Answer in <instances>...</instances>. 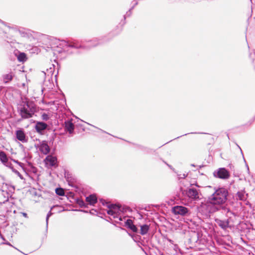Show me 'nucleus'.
Masks as SVG:
<instances>
[{"instance_id": "f257e3e1", "label": "nucleus", "mask_w": 255, "mask_h": 255, "mask_svg": "<svg viewBox=\"0 0 255 255\" xmlns=\"http://www.w3.org/2000/svg\"><path fill=\"white\" fill-rule=\"evenodd\" d=\"M228 195V191L225 188L215 189L214 193L208 198L207 201L201 203L200 211L205 214L219 211L220 207L227 202Z\"/></svg>"}, {"instance_id": "f03ea898", "label": "nucleus", "mask_w": 255, "mask_h": 255, "mask_svg": "<svg viewBox=\"0 0 255 255\" xmlns=\"http://www.w3.org/2000/svg\"><path fill=\"white\" fill-rule=\"evenodd\" d=\"M127 210H129V209H125L118 205H112L109 207L107 213L114 219H118L119 220L122 221V214Z\"/></svg>"}, {"instance_id": "7ed1b4c3", "label": "nucleus", "mask_w": 255, "mask_h": 255, "mask_svg": "<svg viewBox=\"0 0 255 255\" xmlns=\"http://www.w3.org/2000/svg\"><path fill=\"white\" fill-rule=\"evenodd\" d=\"M215 177L226 180L229 178L230 174L229 171L225 168H219L213 172Z\"/></svg>"}, {"instance_id": "20e7f679", "label": "nucleus", "mask_w": 255, "mask_h": 255, "mask_svg": "<svg viewBox=\"0 0 255 255\" xmlns=\"http://www.w3.org/2000/svg\"><path fill=\"white\" fill-rule=\"evenodd\" d=\"M172 211L174 214L182 216H187L190 214L189 209L183 206H175L172 208Z\"/></svg>"}, {"instance_id": "39448f33", "label": "nucleus", "mask_w": 255, "mask_h": 255, "mask_svg": "<svg viewBox=\"0 0 255 255\" xmlns=\"http://www.w3.org/2000/svg\"><path fill=\"white\" fill-rule=\"evenodd\" d=\"M186 194L189 198L192 200H198L199 199V192L196 188H188L186 191Z\"/></svg>"}, {"instance_id": "423d86ee", "label": "nucleus", "mask_w": 255, "mask_h": 255, "mask_svg": "<svg viewBox=\"0 0 255 255\" xmlns=\"http://www.w3.org/2000/svg\"><path fill=\"white\" fill-rule=\"evenodd\" d=\"M45 162L47 166H54L57 165V159L55 156L48 155L45 159Z\"/></svg>"}, {"instance_id": "0eeeda50", "label": "nucleus", "mask_w": 255, "mask_h": 255, "mask_svg": "<svg viewBox=\"0 0 255 255\" xmlns=\"http://www.w3.org/2000/svg\"><path fill=\"white\" fill-rule=\"evenodd\" d=\"M215 222L217 225L223 230H226L229 226V220L228 219L226 220L216 219Z\"/></svg>"}, {"instance_id": "6e6552de", "label": "nucleus", "mask_w": 255, "mask_h": 255, "mask_svg": "<svg viewBox=\"0 0 255 255\" xmlns=\"http://www.w3.org/2000/svg\"><path fill=\"white\" fill-rule=\"evenodd\" d=\"M16 138L19 141L22 142H25L27 141L26 139L25 134L24 131L22 130H18L16 131Z\"/></svg>"}, {"instance_id": "1a4fd4ad", "label": "nucleus", "mask_w": 255, "mask_h": 255, "mask_svg": "<svg viewBox=\"0 0 255 255\" xmlns=\"http://www.w3.org/2000/svg\"><path fill=\"white\" fill-rule=\"evenodd\" d=\"M219 210H222V213L226 215V217L231 218V215H233V213L224 205H222L220 207Z\"/></svg>"}, {"instance_id": "9d476101", "label": "nucleus", "mask_w": 255, "mask_h": 255, "mask_svg": "<svg viewBox=\"0 0 255 255\" xmlns=\"http://www.w3.org/2000/svg\"><path fill=\"white\" fill-rule=\"evenodd\" d=\"M20 115L23 118H29L31 117V113L25 107L20 110Z\"/></svg>"}, {"instance_id": "9b49d317", "label": "nucleus", "mask_w": 255, "mask_h": 255, "mask_svg": "<svg viewBox=\"0 0 255 255\" xmlns=\"http://www.w3.org/2000/svg\"><path fill=\"white\" fill-rule=\"evenodd\" d=\"M65 127L66 129L70 133H72L74 129V125L71 121H67L65 122Z\"/></svg>"}, {"instance_id": "f8f14e48", "label": "nucleus", "mask_w": 255, "mask_h": 255, "mask_svg": "<svg viewBox=\"0 0 255 255\" xmlns=\"http://www.w3.org/2000/svg\"><path fill=\"white\" fill-rule=\"evenodd\" d=\"M40 150L44 154H47L49 151L50 148L49 146L45 142H42L39 147Z\"/></svg>"}, {"instance_id": "ddd939ff", "label": "nucleus", "mask_w": 255, "mask_h": 255, "mask_svg": "<svg viewBox=\"0 0 255 255\" xmlns=\"http://www.w3.org/2000/svg\"><path fill=\"white\" fill-rule=\"evenodd\" d=\"M86 201L90 205H94L97 201V198L95 195H91L86 197Z\"/></svg>"}, {"instance_id": "4468645a", "label": "nucleus", "mask_w": 255, "mask_h": 255, "mask_svg": "<svg viewBox=\"0 0 255 255\" xmlns=\"http://www.w3.org/2000/svg\"><path fill=\"white\" fill-rule=\"evenodd\" d=\"M47 127V125L42 122H38L35 126L36 130L40 132L45 129Z\"/></svg>"}, {"instance_id": "2eb2a0df", "label": "nucleus", "mask_w": 255, "mask_h": 255, "mask_svg": "<svg viewBox=\"0 0 255 255\" xmlns=\"http://www.w3.org/2000/svg\"><path fill=\"white\" fill-rule=\"evenodd\" d=\"M237 198L241 201H246L247 200V197L245 195L244 190H241L238 191L236 194Z\"/></svg>"}, {"instance_id": "dca6fc26", "label": "nucleus", "mask_w": 255, "mask_h": 255, "mask_svg": "<svg viewBox=\"0 0 255 255\" xmlns=\"http://www.w3.org/2000/svg\"><path fill=\"white\" fill-rule=\"evenodd\" d=\"M0 159L3 164H5L8 161L6 154L3 151L0 152Z\"/></svg>"}, {"instance_id": "f3484780", "label": "nucleus", "mask_w": 255, "mask_h": 255, "mask_svg": "<svg viewBox=\"0 0 255 255\" xmlns=\"http://www.w3.org/2000/svg\"><path fill=\"white\" fill-rule=\"evenodd\" d=\"M17 59L20 62H24L26 60V56L24 53H20L17 56Z\"/></svg>"}, {"instance_id": "a211bd4d", "label": "nucleus", "mask_w": 255, "mask_h": 255, "mask_svg": "<svg viewBox=\"0 0 255 255\" xmlns=\"http://www.w3.org/2000/svg\"><path fill=\"white\" fill-rule=\"evenodd\" d=\"M148 212H150V211L147 209V207L146 206L144 207V217L145 216H146L147 218L148 219H149V220L151 219V218L149 216V214H152V212L148 213ZM145 220V218H144V221Z\"/></svg>"}, {"instance_id": "6ab92c4d", "label": "nucleus", "mask_w": 255, "mask_h": 255, "mask_svg": "<svg viewBox=\"0 0 255 255\" xmlns=\"http://www.w3.org/2000/svg\"><path fill=\"white\" fill-rule=\"evenodd\" d=\"M177 174V176H178V180H180L181 179H185L188 175V173H178L176 171V173H175Z\"/></svg>"}, {"instance_id": "aec40b11", "label": "nucleus", "mask_w": 255, "mask_h": 255, "mask_svg": "<svg viewBox=\"0 0 255 255\" xmlns=\"http://www.w3.org/2000/svg\"><path fill=\"white\" fill-rule=\"evenodd\" d=\"M56 193L59 196H64L65 192L62 188H56L55 190Z\"/></svg>"}, {"instance_id": "412c9836", "label": "nucleus", "mask_w": 255, "mask_h": 255, "mask_svg": "<svg viewBox=\"0 0 255 255\" xmlns=\"http://www.w3.org/2000/svg\"><path fill=\"white\" fill-rule=\"evenodd\" d=\"M12 78V76L11 74H8L4 76V80L5 82H7L9 81H10Z\"/></svg>"}, {"instance_id": "4be33fe9", "label": "nucleus", "mask_w": 255, "mask_h": 255, "mask_svg": "<svg viewBox=\"0 0 255 255\" xmlns=\"http://www.w3.org/2000/svg\"><path fill=\"white\" fill-rule=\"evenodd\" d=\"M150 226V224L148 225L146 223H144V235H145L148 232Z\"/></svg>"}, {"instance_id": "5701e85b", "label": "nucleus", "mask_w": 255, "mask_h": 255, "mask_svg": "<svg viewBox=\"0 0 255 255\" xmlns=\"http://www.w3.org/2000/svg\"><path fill=\"white\" fill-rule=\"evenodd\" d=\"M77 203L81 206V207H84L85 206V203L83 201L79 200L77 201Z\"/></svg>"}, {"instance_id": "b1692460", "label": "nucleus", "mask_w": 255, "mask_h": 255, "mask_svg": "<svg viewBox=\"0 0 255 255\" xmlns=\"http://www.w3.org/2000/svg\"><path fill=\"white\" fill-rule=\"evenodd\" d=\"M238 147H239V148H240V150H241V153H242V155H243V159H244V161H245V163H246V167H247L248 171H249V166H248V164H247V163H246V160H245V158H244V155H243V151H242V149H241V147H240L239 145H238Z\"/></svg>"}, {"instance_id": "393cba45", "label": "nucleus", "mask_w": 255, "mask_h": 255, "mask_svg": "<svg viewBox=\"0 0 255 255\" xmlns=\"http://www.w3.org/2000/svg\"><path fill=\"white\" fill-rule=\"evenodd\" d=\"M42 119L45 121H47L49 119L48 115L46 114H43L42 115Z\"/></svg>"}, {"instance_id": "a878e982", "label": "nucleus", "mask_w": 255, "mask_h": 255, "mask_svg": "<svg viewBox=\"0 0 255 255\" xmlns=\"http://www.w3.org/2000/svg\"><path fill=\"white\" fill-rule=\"evenodd\" d=\"M126 225L128 226V227H129L131 225H132V221L130 220H127L126 221Z\"/></svg>"}, {"instance_id": "bb28decb", "label": "nucleus", "mask_w": 255, "mask_h": 255, "mask_svg": "<svg viewBox=\"0 0 255 255\" xmlns=\"http://www.w3.org/2000/svg\"><path fill=\"white\" fill-rule=\"evenodd\" d=\"M163 162L171 169H172L175 173H176V171L175 170V169L174 168H173V167L168 164V163H167L165 161H163Z\"/></svg>"}, {"instance_id": "cd10ccee", "label": "nucleus", "mask_w": 255, "mask_h": 255, "mask_svg": "<svg viewBox=\"0 0 255 255\" xmlns=\"http://www.w3.org/2000/svg\"><path fill=\"white\" fill-rule=\"evenodd\" d=\"M129 228L134 232H135L136 231V228L133 224L131 225V226H129Z\"/></svg>"}, {"instance_id": "c85d7f7f", "label": "nucleus", "mask_w": 255, "mask_h": 255, "mask_svg": "<svg viewBox=\"0 0 255 255\" xmlns=\"http://www.w3.org/2000/svg\"><path fill=\"white\" fill-rule=\"evenodd\" d=\"M52 215V213L51 211H49V213H48L47 215V217H46V223L47 224H48V219L49 218V217Z\"/></svg>"}, {"instance_id": "c756f323", "label": "nucleus", "mask_w": 255, "mask_h": 255, "mask_svg": "<svg viewBox=\"0 0 255 255\" xmlns=\"http://www.w3.org/2000/svg\"><path fill=\"white\" fill-rule=\"evenodd\" d=\"M21 179H23V177L22 176V175L20 174V173L16 171V170H14L13 171Z\"/></svg>"}, {"instance_id": "7c9ffc66", "label": "nucleus", "mask_w": 255, "mask_h": 255, "mask_svg": "<svg viewBox=\"0 0 255 255\" xmlns=\"http://www.w3.org/2000/svg\"><path fill=\"white\" fill-rule=\"evenodd\" d=\"M133 239L136 242H139V241H138V236H135L133 237Z\"/></svg>"}, {"instance_id": "2f4dec72", "label": "nucleus", "mask_w": 255, "mask_h": 255, "mask_svg": "<svg viewBox=\"0 0 255 255\" xmlns=\"http://www.w3.org/2000/svg\"><path fill=\"white\" fill-rule=\"evenodd\" d=\"M13 161H14V162H15V163H16L18 164H19L21 167H22V165H23V164H22V163H20V162H18L17 161H16V160H13Z\"/></svg>"}, {"instance_id": "473e14b6", "label": "nucleus", "mask_w": 255, "mask_h": 255, "mask_svg": "<svg viewBox=\"0 0 255 255\" xmlns=\"http://www.w3.org/2000/svg\"><path fill=\"white\" fill-rule=\"evenodd\" d=\"M140 233L141 234L143 235V226H141Z\"/></svg>"}, {"instance_id": "72a5a7b5", "label": "nucleus", "mask_w": 255, "mask_h": 255, "mask_svg": "<svg viewBox=\"0 0 255 255\" xmlns=\"http://www.w3.org/2000/svg\"><path fill=\"white\" fill-rule=\"evenodd\" d=\"M22 215H23L24 217H25V218H27V214H26V213H22Z\"/></svg>"}, {"instance_id": "f704fd0d", "label": "nucleus", "mask_w": 255, "mask_h": 255, "mask_svg": "<svg viewBox=\"0 0 255 255\" xmlns=\"http://www.w3.org/2000/svg\"><path fill=\"white\" fill-rule=\"evenodd\" d=\"M253 63L255 64V59H254L253 60Z\"/></svg>"}, {"instance_id": "c9c22d12", "label": "nucleus", "mask_w": 255, "mask_h": 255, "mask_svg": "<svg viewBox=\"0 0 255 255\" xmlns=\"http://www.w3.org/2000/svg\"><path fill=\"white\" fill-rule=\"evenodd\" d=\"M191 134H196V133H200L199 132H191Z\"/></svg>"}, {"instance_id": "e433bc0d", "label": "nucleus", "mask_w": 255, "mask_h": 255, "mask_svg": "<svg viewBox=\"0 0 255 255\" xmlns=\"http://www.w3.org/2000/svg\"><path fill=\"white\" fill-rule=\"evenodd\" d=\"M138 245L139 247H140L142 249V247L140 246V244H138Z\"/></svg>"}, {"instance_id": "4c0bfd02", "label": "nucleus", "mask_w": 255, "mask_h": 255, "mask_svg": "<svg viewBox=\"0 0 255 255\" xmlns=\"http://www.w3.org/2000/svg\"><path fill=\"white\" fill-rule=\"evenodd\" d=\"M191 165L192 166H195L194 164H191Z\"/></svg>"}, {"instance_id": "58836bf2", "label": "nucleus", "mask_w": 255, "mask_h": 255, "mask_svg": "<svg viewBox=\"0 0 255 255\" xmlns=\"http://www.w3.org/2000/svg\"><path fill=\"white\" fill-rule=\"evenodd\" d=\"M144 254H145L146 255H147V254H146V253L144 251Z\"/></svg>"}, {"instance_id": "ea45409f", "label": "nucleus", "mask_w": 255, "mask_h": 255, "mask_svg": "<svg viewBox=\"0 0 255 255\" xmlns=\"http://www.w3.org/2000/svg\"><path fill=\"white\" fill-rule=\"evenodd\" d=\"M0 22L1 24H2V25H4L2 24V22H1V21H0Z\"/></svg>"}, {"instance_id": "a19ab883", "label": "nucleus", "mask_w": 255, "mask_h": 255, "mask_svg": "<svg viewBox=\"0 0 255 255\" xmlns=\"http://www.w3.org/2000/svg\"><path fill=\"white\" fill-rule=\"evenodd\" d=\"M188 133H185V134H184L183 135H187Z\"/></svg>"}]
</instances>
